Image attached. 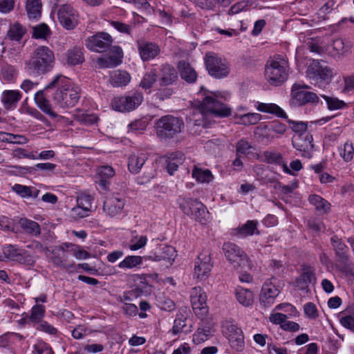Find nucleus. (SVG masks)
I'll use <instances>...</instances> for the list:
<instances>
[{"instance_id": "nucleus-24", "label": "nucleus", "mask_w": 354, "mask_h": 354, "mask_svg": "<svg viewBox=\"0 0 354 354\" xmlns=\"http://www.w3.org/2000/svg\"><path fill=\"white\" fill-rule=\"evenodd\" d=\"M111 51L115 55L97 59V63L100 67L113 68L118 66L122 62L121 59L123 54L122 48L118 46H115L113 48V50Z\"/></svg>"}, {"instance_id": "nucleus-40", "label": "nucleus", "mask_w": 354, "mask_h": 354, "mask_svg": "<svg viewBox=\"0 0 354 354\" xmlns=\"http://www.w3.org/2000/svg\"><path fill=\"white\" fill-rule=\"evenodd\" d=\"M332 47L337 55H345L351 52L352 44L341 38H337L333 41Z\"/></svg>"}, {"instance_id": "nucleus-64", "label": "nucleus", "mask_w": 354, "mask_h": 354, "mask_svg": "<svg viewBox=\"0 0 354 354\" xmlns=\"http://www.w3.org/2000/svg\"><path fill=\"white\" fill-rule=\"evenodd\" d=\"M90 212H91L89 210L86 211V209L80 207L77 205L73 208H72L71 211V216L75 219L82 218L88 216Z\"/></svg>"}, {"instance_id": "nucleus-35", "label": "nucleus", "mask_w": 354, "mask_h": 354, "mask_svg": "<svg viewBox=\"0 0 354 354\" xmlns=\"http://www.w3.org/2000/svg\"><path fill=\"white\" fill-rule=\"evenodd\" d=\"M41 0H27L26 9L29 19H36L40 17L41 12Z\"/></svg>"}, {"instance_id": "nucleus-41", "label": "nucleus", "mask_w": 354, "mask_h": 354, "mask_svg": "<svg viewBox=\"0 0 354 354\" xmlns=\"http://www.w3.org/2000/svg\"><path fill=\"white\" fill-rule=\"evenodd\" d=\"M192 176L199 183H209L214 178L209 169H203L196 166H194Z\"/></svg>"}, {"instance_id": "nucleus-58", "label": "nucleus", "mask_w": 354, "mask_h": 354, "mask_svg": "<svg viewBox=\"0 0 354 354\" xmlns=\"http://www.w3.org/2000/svg\"><path fill=\"white\" fill-rule=\"evenodd\" d=\"M186 319L183 317V315L178 316L174 322V326L172 328V333L174 335H177L183 331L184 327L186 326Z\"/></svg>"}, {"instance_id": "nucleus-19", "label": "nucleus", "mask_w": 354, "mask_h": 354, "mask_svg": "<svg viewBox=\"0 0 354 354\" xmlns=\"http://www.w3.org/2000/svg\"><path fill=\"white\" fill-rule=\"evenodd\" d=\"M190 300L194 310H201L205 314L207 310V295L202 288L197 286L192 289Z\"/></svg>"}, {"instance_id": "nucleus-55", "label": "nucleus", "mask_w": 354, "mask_h": 354, "mask_svg": "<svg viewBox=\"0 0 354 354\" xmlns=\"http://www.w3.org/2000/svg\"><path fill=\"white\" fill-rule=\"evenodd\" d=\"M12 156L17 158H29L35 160L37 159V156L35 154L33 151L28 152L27 150L22 148H17L12 151Z\"/></svg>"}, {"instance_id": "nucleus-30", "label": "nucleus", "mask_w": 354, "mask_h": 354, "mask_svg": "<svg viewBox=\"0 0 354 354\" xmlns=\"http://www.w3.org/2000/svg\"><path fill=\"white\" fill-rule=\"evenodd\" d=\"M233 333L229 335V342L231 347L236 351H241L244 348V338L241 328L231 326Z\"/></svg>"}, {"instance_id": "nucleus-31", "label": "nucleus", "mask_w": 354, "mask_h": 354, "mask_svg": "<svg viewBox=\"0 0 354 354\" xmlns=\"http://www.w3.org/2000/svg\"><path fill=\"white\" fill-rule=\"evenodd\" d=\"M98 184L104 189H107L109 183L108 180L115 175L113 169L109 165L101 166L97 170Z\"/></svg>"}, {"instance_id": "nucleus-57", "label": "nucleus", "mask_w": 354, "mask_h": 354, "mask_svg": "<svg viewBox=\"0 0 354 354\" xmlns=\"http://www.w3.org/2000/svg\"><path fill=\"white\" fill-rule=\"evenodd\" d=\"M354 155V148L351 144L346 142L344 145L343 149L340 151V156L346 162H349L353 159Z\"/></svg>"}, {"instance_id": "nucleus-9", "label": "nucleus", "mask_w": 354, "mask_h": 354, "mask_svg": "<svg viewBox=\"0 0 354 354\" xmlns=\"http://www.w3.org/2000/svg\"><path fill=\"white\" fill-rule=\"evenodd\" d=\"M209 74L215 78H223L230 73L228 62L214 53H207L204 58Z\"/></svg>"}, {"instance_id": "nucleus-49", "label": "nucleus", "mask_w": 354, "mask_h": 354, "mask_svg": "<svg viewBox=\"0 0 354 354\" xmlns=\"http://www.w3.org/2000/svg\"><path fill=\"white\" fill-rule=\"evenodd\" d=\"M274 187L275 189L279 191L282 194H289L298 187V181L295 180L287 185H283L280 182H277L274 185Z\"/></svg>"}, {"instance_id": "nucleus-32", "label": "nucleus", "mask_w": 354, "mask_h": 354, "mask_svg": "<svg viewBox=\"0 0 354 354\" xmlns=\"http://www.w3.org/2000/svg\"><path fill=\"white\" fill-rule=\"evenodd\" d=\"M314 275V270L311 267L303 266L302 273L299 275L296 281L297 286L301 290L308 288L310 283L315 278Z\"/></svg>"}, {"instance_id": "nucleus-27", "label": "nucleus", "mask_w": 354, "mask_h": 354, "mask_svg": "<svg viewBox=\"0 0 354 354\" xmlns=\"http://www.w3.org/2000/svg\"><path fill=\"white\" fill-rule=\"evenodd\" d=\"M147 159V156L145 153L138 152L131 154L129 157L128 168L131 173L138 174Z\"/></svg>"}, {"instance_id": "nucleus-29", "label": "nucleus", "mask_w": 354, "mask_h": 354, "mask_svg": "<svg viewBox=\"0 0 354 354\" xmlns=\"http://www.w3.org/2000/svg\"><path fill=\"white\" fill-rule=\"evenodd\" d=\"M131 80V76L129 73L124 71L117 70L111 73L109 82L115 87H122L127 86Z\"/></svg>"}, {"instance_id": "nucleus-25", "label": "nucleus", "mask_w": 354, "mask_h": 354, "mask_svg": "<svg viewBox=\"0 0 354 354\" xmlns=\"http://www.w3.org/2000/svg\"><path fill=\"white\" fill-rule=\"evenodd\" d=\"M22 97V94L18 90H6L2 93L1 100L6 110L14 109Z\"/></svg>"}, {"instance_id": "nucleus-6", "label": "nucleus", "mask_w": 354, "mask_h": 354, "mask_svg": "<svg viewBox=\"0 0 354 354\" xmlns=\"http://www.w3.org/2000/svg\"><path fill=\"white\" fill-rule=\"evenodd\" d=\"M222 249L225 258L234 269L251 268L248 254L236 244L227 242L223 244Z\"/></svg>"}, {"instance_id": "nucleus-37", "label": "nucleus", "mask_w": 354, "mask_h": 354, "mask_svg": "<svg viewBox=\"0 0 354 354\" xmlns=\"http://www.w3.org/2000/svg\"><path fill=\"white\" fill-rule=\"evenodd\" d=\"M237 301L244 306H249L253 303L254 296L252 291L241 287L236 290Z\"/></svg>"}, {"instance_id": "nucleus-28", "label": "nucleus", "mask_w": 354, "mask_h": 354, "mask_svg": "<svg viewBox=\"0 0 354 354\" xmlns=\"http://www.w3.org/2000/svg\"><path fill=\"white\" fill-rule=\"evenodd\" d=\"M263 156L268 163L281 166L285 173L293 174L288 167L287 163L283 160L281 153L276 151H266L263 152Z\"/></svg>"}, {"instance_id": "nucleus-34", "label": "nucleus", "mask_w": 354, "mask_h": 354, "mask_svg": "<svg viewBox=\"0 0 354 354\" xmlns=\"http://www.w3.org/2000/svg\"><path fill=\"white\" fill-rule=\"evenodd\" d=\"M257 221L249 220L236 229V233L243 237L252 236L254 234H259V231L257 230Z\"/></svg>"}, {"instance_id": "nucleus-36", "label": "nucleus", "mask_w": 354, "mask_h": 354, "mask_svg": "<svg viewBox=\"0 0 354 354\" xmlns=\"http://www.w3.org/2000/svg\"><path fill=\"white\" fill-rule=\"evenodd\" d=\"M234 118L237 120L236 122L243 125H253L257 124L261 120V115L259 113H244L243 115H234Z\"/></svg>"}, {"instance_id": "nucleus-63", "label": "nucleus", "mask_w": 354, "mask_h": 354, "mask_svg": "<svg viewBox=\"0 0 354 354\" xmlns=\"http://www.w3.org/2000/svg\"><path fill=\"white\" fill-rule=\"evenodd\" d=\"M266 128L269 131H272L280 135L283 134L286 131V126L279 121L272 122L267 126Z\"/></svg>"}, {"instance_id": "nucleus-21", "label": "nucleus", "mask_w": 354, "mask_h": 354, "mask_svg": "<svg viewBox=\"0 0 354 354\" xmlns=\"http://www.w3.org/2000/svg\"><path fill=\"white\" fill-rule=\"evenodd\" d=\"M176 257V251L174 247L163 245L160 247L158 251L153 255L147 256L145 257V259L156 261H164L171 265L174 261Z\"/></svg>"}, {"instance_id": "nucleus-62", "label": "nucleus", "mask_w": 354, "mask_h": 354, "mask_svg": "<svg viewBox=\"0 0 354 354\" xmlns=\"http://www.w3.org/2000/svg\"><path fill=\"white\" fill-rule=\"evenodd\" d=\"M306 315L310 319H316L319 314L316 306L312 302H308L304 306Z\"/></svg>"}, {"instance_id": "nucleus-2", "label": "nucleus", "mask_w": 354, "mask_h": 354, "mask_svg": "<svg viewBox=\"0 0 354 354\" xmlns=\"http://www.w3.org/2000/svg\"><path fill=\"white\" fill-rule=\"evenodd\" d=\"M198 98L194 102L198 113L194 112L191 121L194 125L207 128L211 123L209 118L227 117L231 114V109L223 102V97L216 93L209 91H201L198 93Z\"/></svg>"}, {"instance_id": "nucleus-53", "label": "nucleus", "mask_w": 354, "mask_h": 354, "mask_svg": "<svg viewBox=\"0 0 354 354\" xmlns=\"http://www.w3.org/2000/svg\"><path fill=\"white\" fill-rule=\"evenodd\" d=\"M324 97L326 101L328 109L330 110L342 109L346 105L344 101L339 100L337 98H333L328 96H324Z\"/></svg>"}, {"instance_id": "nucleus-60", "label": "nucleus", "mask_w": 354, "mask_h": 354, "mask_svg": "<svg viewBox=\"0 0 354 354\" xmlns=\"http://www.w3.org/2000/svg\"><path fill=\"white\" fill-rule=\"evenodd\" d=\"M209 330H206L204 329H198L194 335H193V342L196 344H200L202 342H204L208 339L209 337Z\"/></svg>"}, {"instance_id": "nucleus-54", "label": "nucleus", "mask_w": 354, "mask_h": 354, "mask_svg": "<svg viewBox=\"0 0 354 354\" xmlns=\"http://www.w3.org/2000/svg\"><path fill=\"white\" fill-rule=\"evenodd\" d=\"M35 326L37 330L45 332L50 335H55L57 332V330L53 326L44 320L36 324Z\"/></svg>"}, {"instance_id": "nucleus-1", "label": "nucleus", "mask_w": 354, "mask_h": 354, "mask_svg": "<svg viewBox=\"0 0 354 354\" xmlns=\"http://www.w3.org/2000/svg\"><path fill=\"white\" fill-rule=\"evenodd\" d=\"M56 88L52 94V100L55 106L62 109L74 106L80 97L79 87L71 84L68 78L63 75H57L44 89L35 94V102L37 106L46 114L53 118L57 114L53 110L52 105L48 100L49 89Z\"/></svg>"}, {"instance_id": "nucleus-3", "label": "nucleus", "mask_w": 354, "mask_h": 354, "mask_svg": "<svg viewBox=\"0 0 354 354\" xmlns=\"http://www.w3.org/2000/svg\"><path fill=\"white\" fill-rule=\"evenodd\" d=\"M55 62L53 52L47 46H40L34 51L31 59L26 63L29 73L43 75L50 71Z\"/></svg>"}, {"instance_id": "nucleus-14", "label": "nucleus", "mask_w": 354, "mask_h": 354, "mask_svg": "<svg viewBox=\"0 0 354 354\" xmlns=\"http://www.w3.org/2000/svg\"><path fill=\"white\" fill-rule=\"evenodd\" d=\"M60 24L66 30H73L78 24V13L70 5H63L57 12Z\"/></svg>"}, {"instance_id": "nucleus-48", "label": "nucleus", "mask_w": 354, "mask_h": 354, "mask_svg": "<svg viewBox=\"0 0 354 354\" xmlns=\"http://www.w3.org/2000/svg\"><path fill=\"white\" fill-rule=\"evenodd\" d=\"M32 354H55L51 346L43 342L39 341L33 346Z\"/></svg>"}, {"instance_id": "nucleus-38", "label": "nucleus", "mask_w": 354, "mask_h": 354, "mask_svg": "<svg viewBox=\"0 0 354 354\" xmlns=\"http://www.w3.org/2000/svg\"><path fill=\"white\" fill-rule=\"evenodd\" d=\"M19 223L26 233L33 236H39L41 233L39 225L34 221L29 220L26 218H21Z\"/></svg>"}, {"instance_id": "nucleus-45", "label": "nucleus", "mask_w": 354, "mask_h": 354, "mask_svg": "<svg viewBox=\"0 0 354 354\" xmlns=\"http://www.w3.org/2000/svg\"><path fill=\"white\" fill-rule=\"evenodd\" d=\"M67 62L71 65H77L84 61L82 52L80 48L75 47L66 53Z\"/></svg>"}, {"instance_id": "nucleus-4", "label": "nucleus", "mask_w": 354, "mask_h": 354, "mask_svg": "<svg viewBox=\"0 0 354 354\" xmlns=\"http://www.w3.org/2000/svg\"><path fill=\"white\" fill-rule=\"evenodd\" d=\"M288 76V64L281 57H274L268 61L265 68V77L273 86H279L287 80Z\"/></svg>"}, {"instance_id": "nucleus-43", "label": "nucleus", "mask_w": 354, "mask_h": 354, "mask_svg": "<svg viewBox=\"0 0 354 354\" xmlns=\"http://www.w3.org/2000/svg\"><path fill=\"white\" fill-rule=\"evenodd\" d=\"M308 201L318 211L326 212L330 209V204L319 195H310L308 198Z\"/></svg>"}, {"instance_id": "nucleus-18", "label": "nucleus", "mask_w": 354, "mask_h": 354, "mask_svg": "<svg viewBox=\"0 0 354 354\" xmlns=\"http://www.w3.org/2000/svg\"><path fill=\"white\" fill-rule=\"evenodd\" d=\"M124 203V199L118 196H108L104 201L103 211L106 215L113 217L122 212Z\"/></svg>"}, {"instance_id": "nucleus-47", "label": "nucleus", "mask_w": 354, "mask_h": 354, "mask_svg": "<svg viewBox=\"0 0 354 354\" xmlns=\"http://www.w3.org/2000/svg\"><path fill=\"white\" fill-rule=\"evenodd\" d=\"M143 258L145 259V257H142L140 256H127L119 263L118 267L120 268H133L137 266L142 264Z\"/></svg>"}, {"instance_id": "nucleus-42", "label": "nucleus", "mask_w": 354, "mask_h": 354, "mask_svg": "<svg viewBox=\"0 0 354 354\" xmlns=\"http://www.w3.org/2000/svg\"><path fill=\"white\" fill-rule=\"evenodd\" d=\"M46 307L42 304H35L32 307L30 315L26 314L29 320L35 324L42 321L45 315Z\"/></svg>"}, {"instance_id": "nucleus-23", "label": "nucleus", "mask_w": 354, "mask_h": 354, "mask_svg": "<svg viewBox=\"0 0 354 354\" xmlns=\"http://www.w3.org/2000/svg\"><path fill=\"white\" fill-rule=\"evenodd\" d=\"M288 316L283 313H276L270 315L269 319L274 324H279L281 328L287 331L297 332L299 330V325L294 322L287 320Z\"/></svg>"}, {"instance_id": "nucleus-59", "label": "nucleus", "mask_w": 354, "mask_h": 354, "mask_svg": "<svg viewBox=\"0 0 354 354\" xmlns=\"http://www.w3.org/2000/svg\"><path fill=\"white\" fill-rule=\"evenodd\" d=\"M12 189L22 198L31 196V187L15 184L12 186Z\"/></svg>"}, {"instance_id": "nucleus-33", "label": "nucleus", "mask_w": 354, "mask_h": 354, "mask_svg": "<svg viewBox=\"0 0 354 354\" xmlns=\"http://www.w3.org/2000/svg\"><path fill=\"white\" fill-rule=\"evenodd\" d=\"M184 160V155L179 151L173 152L167 156V169L170 175L176 171L179 165L182 164Z\"/></svg>"}, {"instance_id": "nucleus-5", "label": "nucleus", "mask_w": 354, "mask_h": 354, "mask_svg": "<svg viewBox=\"0 0 354 354\" xmlns=\"http://www.w3.org/2000/svg\"><path fill=\"white\" fill-rule=\"evenodd\" d=\"M184 127L182 118L171 115L162 116L156 122L157 136L162 139L174 138L183 131Z\"/></svg>"}, {"instance_id": "nucleus-50", "label": "nucleus", "mask_w": 354, "mask_h": 354, "mask_svg": "<svg viewBox=\"0 0 354 354\" xmlns=\"http://www.w3.org/2000/svg\"><path fill=\"white\" fill-rule=\"evenodd\" d=\"M50 33L48 26L42 24L33 28L32 36L35 38H46Z\"/></svg>"}, {"instance_id": "nucleus-44", "label": "nucleus", "mask_w": 354, "mask_h": 354, "mask_svg": "<svg viewBox=\"0 0 354 354\" xmlns=\"http://www.w3.org/2000/svg\"><path fill=\"white\" fill-rule=\"evenodd\" d=\"M26 32V29L18 22L10 26L8 31V37L13 41H19Z\"/></svg>"}, {"instance_id": "nucleus-17", "label": "nucleus", "mask_w": 354, "mask_h": 354, "mask_svg": "<svg viewBox=\"0 0 354 354\" xmlns=\"http://www.w3.org/2000/svg\"><path fill=\"white\" fill-rule=\"evenodd\" d=\"M270 280L263 283L259 295L260 303L265 308L272 305L279 294V289Z\"/></svg>"}, {"instance_id": "nucleus-7", "label": "nucleus", "mask_w": 354, "mask_h": 354, "mask_svg": "<svg viewBox=\"0 0 354 354\" xmlns=\"http://www.w3.org/2000/svg\"><path fill=\"white\" fill-rule=\"evenodd\" d=\"M178 203L185 214L193 217L202 224L205 223L208 211L201 201L192 198L180 196Z\"/></svg>"}, {"instance_id": "nucleus-46", "label": "nucleus", "mask_w": 354, "mask_h": 354, "mask_svg": "<svg viewBox=\"0 0 354 354\" xmlns=\"http://www.w3.org/2000/svg\"><path fill=\"white\" fill-rule=\"evenodd\" d=\"M158 74L156 70L152 69L145 74L140 83V86H141L144 89H149L156 82Z\"/></svg>"}, {"instance_id": "nucleus-11", "label": "nucleus", "mask_w": 354, "mask_h": 354, "mask_svg": "<svg viewBox=\"0 0 354 354\" xmlns=\"http://www.w3.org/2000/svg\"><path fill=\"white\" fill-rule=\"evenodd\" d=\"M306 76L315 82L328 83L333 76V69L327 66L324 62L313 59L308 66Z\"/></svg>"}, {"instance_id": "nucleus-51", "label": "nucleus", "mask_w": 354, "mask_h": 354, "mask_svg": "<svg viewBox=\"0 0 354 354\" xmlns=\"http://www.w3.org/2000/svg\"><path fill=\"white\" fill-rule=\"evenodd\" d=\"M93 198L89 195L81 194L77 198V205L91 212Z\"/></svg>"}, {"instance_id": "nucleus-20", "label": "nucleus", "mask_w": 354, "mask_h": 354, "mask_svg": "<svg viewBox=\"0 0 354 354\" xmlns=\"http://www.w3.org/2000/svg\"><path fill=\"white\" fill-rule=\"evenodd\" d=\"M159 84L161 86H167L176 82L178 80V73L176 68L170 64H162L158 73Z\"/></svg>"}, {"instance_id": "nucleus-10", "label": "nucleus", "mask_w": 354, "mask_h": 354, "mask_svg": "<svg viewBox=\"0 0 354 354\" xmlns=\"http://www.w3.org/2000/svg\"><path fill=\"white\" fill-rule=\"evenodd\" d=\"M113 39L112 36L106 32H98L95 35L87 37L85 40L86 47L95 53H104L107 50H113Z\"/></svg>"}, {"instance_id": "nucleus-26", "label": "nucleus", "mask_w": 354, "mask_h": 354, "mask_svg": "<svg viewBox=\"0 0 354 354\" xmlns=\"http://www.w3.org/2000/svg\"><path fill=\"white\" fill-rule=\"evenodd\" d=\"M178 69L180 77L187 83L192 84L196 81L198 75L189 63L183 60L180 61L178 64Z\"/></svg>"}, {"instance_id": "nucleus-15", "label": "nucleus", "mask_w": 354, "mask_h": 354, "mask_svg": "<svg viewBox=\"0 0 354 354\" xmlns=\"http://www.w3.org/2000/svg\"><path fill=\"white\" fill-rule=\"evenodd\" d=\"M308 88V86H301L295 84L292 86V97L293 102L297 105H304L307 103H317L319 97L316 93L310 91L303 90V88Z\"/></svg>"}, {"instance_id": "nucleus-12", "label": "nucleus", "mask_w": 354, "mask_h": 354, "mask_svg": "<svg viewBox=\"0 0 354 354\" xmlns=\"http://www.w3.org/2000/svg\"><path fill=\"white\" fill-rule=\"evenodd\" d=\"M142 100V94L136 91L126 96L115 97L111 101V106L120 112L130 111L136 109Z\"/></svg>"}, {"instance_id": "nucleus-22", "label": "nucleus", "mask_w": 354, "mask_h": 354, "mask_svg": "<svg viewBox=\"0 0 354 354\" xmlns=\"http://www.w3.org/2000/svg\"><path fill=\"white\" fill-rule=\"evenodd\" d=\"M330 242L335 253L337 260L342 265H347L349 261L348 248L337 236L330 238Z\"/></svg>"}, {"instance_id": "nucleus-52", "label": "nucleus", "mask_w": 354, "mask_h": 354, "mask_svg": "<svg viewBox=\"0 0 354 354\" xmlns=\"http://www.w3.org/2000/svg\"><path fill=\"white\" fill-rule=\"evenodd\" d=\"M23 250H20L19 248H15L14 245H10L6 246L4 248V254L7 258L11 259L12 261H17L18 257L20 256Z\"/></svg>"}, {"instance_id": "nucleus-13", "label": "nucleus", "mask_w": 354, "mask_h": 354, "mask_svg": "<svg viewBox=\"0 0 354 354\" xmlns=\"http://www.w3.org/2000/svg\"><path fill=\"white\" fill-rule=\"evenodd\" d=\"M212 267L210 253L208 251H203L195 261L194 276L200 281H205L208 278Z\"/></svg>"}, {"instance_id": "nucleus-61", "label": "nucleus", "mask_w": 354, "mask_h": 354, "mask_svg": "<svg viewBox=\"0 0 354 354\" xmlns=\"http://www.w3.org/2000/svg\"><path fill=\"white\" fill-rule=\"evenodd\" d=\"M111 24L114 28H115L118 31H119L121 33L127 35L131 34L132 26L130 25L118 21H111Z\"/></svg>"}, {"instance_id": "nucleus-56", "label": "nucleus", "mask_w": 354, "mask_h": 354, "mask_svg": "<svg viewBox=\"0 0 354 354\" xmlns=\"http://www.w3.org/2000/svg\"><path fill=\"white\" fill-rule=\"evenodd\" d=\"M66 257L64 255L63 257H60L59 255H55L51 257L52 263L59 267L65 268L66 270H69L74 267V263H67L66 261Z\"/></svg>"}, {"instance_id": "nucleus-8", "label": "nucleus", "mask_w": 354, "mask_h": 354, "mask_svg": "<svg viewBox=\"0 0 354 354\" xmlns=\"http://www.w3.org/2000/svg\"><path fill=\"white\" fill-rule=\"evenodd\" d=\"M289 124L291 125L290 128L295 132L299 133L298 139L292 140L293 147L300 151L304 153V156L306 157H310L311 154L310 150L313 149V136L307 133L304 135L303 133L307 130V124L304 122H296L288 120Z\"/></svg>"}, {"instance_id": "nucleus-39", "label": "nucleus", "mask_w": 354, "mask_h": 354, "mask_svg": "<svg viewBox=\"0 0 354 354\" xmlns=\"http://www.w3.org/2000/svg\"><path fill=\"white\" fill-rule=\"evenodd\" d=\"M259 111L276 115L279 118H287L286 113L276 104L259 103L257 106Z\"/></svg>"}, {"instance_id": "nucleus-16", "label": "nucleus", "mask_w": 354, "mask_h": 354, "mask_svg": "<svg viewBox=\"0 0 354 354\" xmlns=\"http://www.w3.org/2000/svg\"><path fill=\"white\" fill-rule=\"evenodd\" d=\"M136 43L140 56L144 62L154 59L160 52L159 46L154 42L138 39Z\"/></svg>"}]
</instances>
